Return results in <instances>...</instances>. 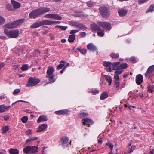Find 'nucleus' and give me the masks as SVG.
<instances>
[{
    "instance_id": "c756f323",
    "label": "nucleus",
    "mask_w": 154,
    "mask_h": 154,
    "mask_svg": "<svg viewBox=\"0 0 154 154\" xmlns=\"http://www.w3.org/2000/svg\"><path fill=\"white\" fill-rule=\"evenodd\" d=\"M108 97V95L107 93L106 92H103L100 95V99L101 100H104Z\"/></svg>"
},
{
    "instance_id": "58836bf2",
    "label": "nucleus",
    "mask_w": 154,
    "mask_h": 154,
    "mask_svg": "<svg viewBox=\"0 0 154 154\" xmlns=\"http://www.w3.org/2000/svg\"><path fill=\"white\" fill-rule=\"evenodd\" d=\"M123 71V70L118 66L116 69L115 72L116 74H120L122 73Z\"/></svg>"
},
{
    "instance_id": "4c0bfd02",
    "label": "nucleus",
    "mask_w": 154,
    "mask_h": 154,
    "mask_svg": "<svg viewBox=\"0 0 154 154\" xmlns=\"http://www.w3.org/2000/svg\"><path fill=\"white\" fill-rule=\"evenodd\" d=\"M119 67L121 69H125L128 67V64L126 63H124L121 64Z\"/></svg>"
},
{
    "instance_id": "603ef678",
    "label": "nucleus",
    "mask_w": 154,
    "mask_h": 154,
    "mask_svg": "<svg viewBox=\"0 0 154 154\" xmlns=\"http://www.w3.org/2000/svg\"><path fill=\"white\" fill-rule=\"evenodd\" d=\"M130 60L133 63H136V59L134 57H131L130 59Z\"/></svg>"
},
{
    "instance_id": "423d86ee",
    "label": "nucleus",
    "mask_w": 154,
    "mask_h": 154,
    "mask_svg": "<svg viewBox=\"0 0 154 154\" xmlns=\"http://www.w3.org/2000/svg\"><path fill=\"white\" fill-rule=\"evenodd\" d=\"M97 24L102 27L105 28L106 30H110L112 28L111 24L108 22H102L98 21Z\"/></svg>"
},
{
    "instance_id": "f3484780",
    "label": "nucleus",
    "mask_w": 154,
    "mask_h": 154,
    "mask_svg": "<svg viewBox=\"0 0 154 154\" xmlns=\"http://www.w3.org/2000/svg\"><path fill=\"white\" fill-rule=\"evenodd\" d=\"M11 2L13 6L14 9H18L21 7V4L14 0H11Z\"/></svg>"
},
{
    "instance_id": "f8f14e48",
    "label": "nucleus",
    "mask_w": 154,
    "mask_h": 154,
    "mask_svg": "<svg viewBox=\"0 0 154 154\" xmlns=\"http://www.w3.org/2000/svg\"><path fill=\"white\" fill-rule=\"evenodd\" d=\"M154 71V65L149 66L148 69L145 73V76L146 77H149L152 74V73Z\"/></svg>"
},
{
    "instance_id": "a19ab883",
    "label": "nucleus",
    "mask_w": 154,
    "mask_h": 154,
    "mask_svg": "<svg viewBox=\"0 0 154 154\" xmlns=\"http://www.w3.org/2000/svg\"><path fill=\"white\" fill-rule=\"evenodd\" d=\"M100 31H98L97 32V35L98 36L100 37H103L104 35V31L103 30H100Z\"/></svg>"
},
{
    "instance_id": "de8ad7c7",
    "label": "nucleus",
    "mask_w": 154,
    "mask_h": 154,
    "mask_svg": "<svg viewBox=\"0 0 154 154\" xmlns=\"http://www.w3.org/2000/svg\"><path fill=\"white\" fill-rule=\"evenodd\" d=\"M28 120V117L26 116H24L21 118L22 122L24 123H25Z\"/></svg>"
},
{
    "instance_id": "4be33fe9",
    "label": "nucleus",
    "mask_w": 154,
    "mask_h": 154,
    "mask_svg": "<svg viewBox=\"0 0 154 154\" xmlns=\"http://www.w3.org/2000/svg\"><path fill=\"white\" fill-rule=\"evenodd\" d=\"M11 107V106H6L4 105H0V113L4 112L6 109H8Z\"/></svg>"
},
{
    "instance_id": "412c9836",
    "label": "nucleus",
    "mask_w": 154,
    "mask_h": 154,
    "mask_svg": "<svg viewBox=\"0 0 154 154\" xmlns=\"http://www.w3.org/2000/svg\"><path fill=\"white\" fill-rule=\"evenodd\" d=\"M48 119L47 116L45 115H41L38 119L37 122L38 123H39L42 122H45L47 121Z\"/></svg>"
},
{
    "instance_id": "9b49d317",
    "label": "nucleus",
    "mask_w": 154,
    "mask_h": 154,
    "mask_svg": "<svg viewBox=\"0 0 154 154\" xmlns=\"http://www.w3.org/2000/svg\"><path fill=\"white\" fill-rule=\"evenodd\" d=\"M61 144L63 147H67L69 145V138L67 137H62L61 138Z\"/></svg>"
},
{
    "instance_id": "4d7b16f0",
    "label": "nucleus",
    "mask_w": 154,
    "mask_h": 154,
    "mask_svg": "<svg viewBox=\"0 0 154 154\" xmlns=\"http://www.w3.org/2000/svg\"><path fill=\"white\" fill-rule=\"evenodd\" d=\"M79 31L78 30H72L70 31V33L71 34H74V33H76Z\"/></svg>"
},
{
    "instance_id": "2eb2a0df",
    "label": "nucleus",
    "mask_w": 154,
    "mask_h": 154,
    "mask_svg": "<svg viewBox=\"0 0 154 154\" xmlns=\"http://www.w3.org/2000/svg\"><path fill=\"white\" fill-rule=\"evenodd\" d=\"M24 20V19L22 18L12 22L13 28H15L17 27L18 26L23 23Z\"/></svg>"
},
{
    "instance_id": "dca6fc26",
    "label": "nucleus",
    "mask_w": 154,
    "mask_h": 154,
    "mask_svg": "<svg viewBox=\"0 0 154 154\" xmlns=\"http://www.w3.org/2000/svg\"><path fill=\"white\" fill-rule=\"evenodd\" d=\"M128 10L124 8H121L119 9L118 12L119 16L121 17L125 15L127 13Z\"/></svg>"
},
{
    "instance_id": "79ce46f5",
    "label": "nucleus",
    "mask_w": 154,
    "mask_h": 154,
    "mask_svg": "<svg viewBox=\"0 0 154 154\" xmlns=\"http://www.w3.org/2000/svg\"><path fill=\"white\" fill-rule=\"evenodd\" d=\"M4 26L10 29L14 28L12 23L5 24Z\"/></svg>"
},
{
    "instance_id": "37998d69",
    "label": "nucleus",
    "mask_w": 154,
    "mask_h": 154,
    "mask_svg": "<svg viewBox=\"0 0 154 154\" xmlns=\"http://www.w3.org/2000/svg\"><path fill=\"white\" fill-rule=\"evenodd\" d=\"M55 27L58 28L63 30H65L67 28V26L61 25H57L55 26Z\"/></svg>"
},
{
    "instance_id": "20e7f679",
    "label": "nucleus",
    "mask_w": 154,
    "mask_h": 154,
    "mask_svg": "<svg viewBox=\"0 0 154 154\" xmlns=\"http://www.w3.org/2000/svg\"><path fill=\"white\" fill-rule=\"evenodd\" d=\"M40 82V80L38 78L29 77V79L26 86L27 87L35 86Z\"/></svg>"
},
{
    "instance_id": "774afa93",
    "label": "nucleus",
    "mask_w": 154,
    "mask_h": 154,
    "mask_svg": "<svg viewBox=\"0 0 154 154\" xmlns=\"http://www.w3.org/2000/svg\"><path fill=\"white\" fill-rule=\"evenodd\" d=\"M98 143L100 144H101L102 143V141L101 138H99L98 140Z\"/></svg>"
},
{
    "instance_id": "13d9d810",
    "label": "nucleus",
    "mask_w": 154,
    "mask_h": 154,
    "mask_svg": "<svg viewBox=\"0 0 154 154\" xmlns=\"http://www.w3.org/2000/svg\"><path fill=\"white\" fill-rule=\"evenodd\" d=\"M79 115L81 117H83L86 116L88 115V114L85 112H82Z\"/></svg>"
},
{
    "instance_id": "338daca9",
    "label": "nucleus",
    "mask_w": 154,
    "mask_h": 154,
    "mask_svg": "<svg viewBox=\"0 0 154 154\" xmlns=\"http://www.w3.org/2000/svg\"><path fill=\"white\" fill-rule=\"evenodd\" d=\"M32 141V139H28L26 140V143H27Z\"/></svg>"
},
{
    "instance_id": "72a5a7b5",
    "label": "nucleus",
    "mask_w": 154,
    "mask_h": 154,
    "mask_svg": "<svg viewBox=\"0 0 154 154\" xmlns=\"http://www.w3.org/2000/svg\"><path fill=\"white\" fill-rule=\"evenodd\" d=\"M6 8L9 11H14V9L12 5L10 4H7L6 5Z\"/></svg>"
},
{
    "instance_id": "bb28decb",
    "label": "nucleus",
    "mask_w": 154,
    "mask_h": 154,
    "mask_svg": "<svg viewBox=\"0 0 154 154\" xmlns=\"http://www.w3.org/2000/svg\"><path fill=\"white\" fill-rule=\"evenodd\" d=\"M104 77L106 79V81L109 83V85H110L112 82V78L110 76L104 75Z\"/></svg>"
},
{
    "instance_id": "b1692460",
    "label": "nucleus",
    "mask_w": 154,
    "mask_h": 154,
    "mask_svg": "<svg viewBox=\"0 0 154 154\" xmlns=\"http://www.w3.org/2000/svg\"><path fill=\"white\" fill-rule=\"evenodd\" d=\"M88 49L92 51H95L97 49V48L92 43L88 44L87 45Z\"/></svg>"
},
{
    "instance_id": "c85d7f7f",
    "label": "nucleus",
    "mask_w": 154,
    "mask_h": 154,
    "mask_svg": "<svg viewBox=\"0 0 154 154\" xmlns=\"http://www.w3.org/2000/svg\"><path fill=\"white\" fill-rule=\"evenodd\" d=\"M110 56L112 59L117 58L119 57V54L118 53L112 52L110 54Z\"/></svg>"
},
{
    "instance_id": "5fc2aeb1",
    "label": "nucleus",
    "mask_w": 154,
    "mask_h": 154,
    "mask_svg": "<svg viewBox=\"0 0 154 154\" xmlns=\"http://www.w3.org/2000/svg\"><path fill=\"white\" fill-rule=\"evenodd\" d=\"M114 79L115 80V81H119V76L117 74H116L114 76Z\"/></svg>"
},
{
    "instance_id": "7ed1b4c3",
    "label": "nucleus",
    "mask_w": 154,
    "mask_h": 154,
    "mask_svg": "<svg viewBox=\"0 0 154 154\" xmlns=\"http://www.w3.org/2000/svg\"><path fill=\"white\" fill-rule=\"evenodd\" d=\"M99 11L100 15L103 17L108 18L110 15V10L107 7H100L99 8Z\"/></svg>"
},
{
    "instance_id": "09e8293b",
    "label": "nucleus",
    "mask_w": 154,
    "mask_h": 154,
    "mask_svg": "<svg viewBox=\"0 0 154 154\" xmlns=\"http://www.w3.org/2000/svg\"><path fill=\"white\" fill-rule=\"evenodd\" d=\"M28 66L27 64L23 65L21 67V69L22 71L26 70L28 69Z\"/></svg>"
},
{
    "instance_id": "8fccbe9b",
    "label": "nucleus",
    "mask_w": 154,
    "mask_h": 154,
    "mask_svg": "<svg viewBox=\"0 0 154 154\" xmlns=\"http://www.w3.org/2000/svg\"><path fill=\"white\" fill-rule=\"evenodd\" d=\"M32 130L31 129H28L26 132V134L29 136H30L32 134Z\"/></svg>"
},
{
    "instance_id": "7c9ffc66",
    "label": "nucleus",
    "mask_w": 154,
    "mask_h": 154,
    "mask_svg": "<svg viewBox=\"0 0 154 154\" xmlns=\"http://www.w3.org/2000/svg\"><path fill=\"white\" fill-rule=\"evenodd\" d=\"M10 154H18L19 151L17 149H11L9 151Z\"/></svg>"
},
{
    "instance_id": "f257e3e1",
    "label": "nucleus",
    "mask_w": 154,
    "mask_h": 154,
    "mask_svg": "<svg viewBox=\"0 0 154 154\" xmlns=\"http://www.w3.org/2000/svg\"><path fill=\"white\" fill-rule=\"evenodd\" d=\"M4 32L6 35L11 38H16L18 37L19 34V31L18 30H9L7 28H5Z\"/></svg>"
},
{
    "instance_id": "a18cd8bd",
    "label": "nucleus",
    "mask_w": 154,
    "mask_h": 154,
    "mask_svg": "<svg viewBox=\"0 0 154 154\" xmlns=\"http://www.w3.org/2000/svg\"><path fill=\"white\" fill-rule=\"evenodd\" d=\"M79 28H80L81 29H87V28L85 26V25L83 24L80 23V25L79 26Z\"/></svg>"
},
{
    "instance_id": "49530a36",
    "label": "nucleus",
    "mask_w": 154,
    "mask_h": 154,
    "mask_svg": "<svg viewBox=\"0 0 154 154\" xmlns=\"http://www.w3.org/2000/svg\"><path fill=\"white\" fill-rule=\"evenodd\" d=\"M5 22V19L2 17L0 16V25L4 24Z\"/></svg>"
},
{
    "instance_id": "a211bd4d",
    "label": "nucleus",
    "mask_w": 154,
    "mask_h": 154,
    "mask_svg": "<svg viewBox=\"0 0 154 154\" xmlns=\"http://www.w3.org/2000/svg\"><path fill=\"white\" fill-rule=\"evenodd\" d=\"M90 27L91 29L93 31H99L100 30L101 28L100 27L95 23L91 24Z\"/></svg>"
},
{
    "instance_id": "680f3d73",
    "label": "nucleus",
    "mask_w": 154,
    "mask_h": 154,
    "mask_svg": "<svg viewBox=\"0 0 154 154\" xmlns=\"http://www.w3.org/2000/svg\"><path fill=\"white\" fill-rule=\"evenodd\" d=\"M92 92L93 94L95 95L98 93L99 91L97 90H94L92 91Z\"/></svg>"
},
{
    "instance_id": "a878e982",
    "label": "nucleus",
    "mask_w": 154,
    "mask_h": 154,
    "mask_svg": "<svg viewBox=\"0 0 154 154\" xmlns=\"http://www.w3.org/2000/svg\"><path fill=\"white\" fill-rule=\"evenodd\" d=\"M106 146H109V147L110 149L111 150V151L109 154H112V153L113 154H117V153L116 152L115 153H113L112 152V150L113 146V145L110 142H107L106 143Z\"/></svg>"
},
{
    "instance_id": "39448f33",
    "label": "nucleus",
    "mask_w": 154,
    "mask_h": 154,
    "mask_svg": "<svg viewBox=\"0 0 154 154\" xmlns=\"http://www.w3.org/2000/svg\"><path fill=\"white\" fill-rule=\"evenodd\" d=\"M38 148L37 146H27L25 147L23 149V152L26 154L35 153L37 152Z\"/></svg>"
},
{
    "instance_id": "bf43d9fd",
    "label": "nucleus",
    "mask_w": 154,
    "mask_h": 154,
    "mask_svg": "<svg viewBox=\"0 0 154 154\" xmlns=\"http://www.w3.org/2000/svg\"><path fill=\"white\" fill-rule=\"evenodd\" d=\"M25 102V103H29V102H27V101H24V100H18V101H17L16 102H14V103H13L12 104V106H14V105L17 102Z\"/></svg>"
},
{
    "instance_id": "e2e57ef3",
    "label": "nucleus",
    "mask_w": 154,
    "mask_h": 154,
    "mask_svg": "<svg viewBox=\"0 0 154 154\" xmlns=\"http://www.w3.org/2000/svg\"><path fill=\"white\" fill-rule=\"evenodd\" d=\"M86 35V34L85 32H81L80 33V35L82 37H85Z\"/></svg>"
},
{
    "instance_id": "3c124183",
    "label": "nucleus",
    "mask_w": 154,
    "mask_h": 154,
    "mask_svg": "<svg viewBox=\"0 0 154 154\" xmlns=\"http://www.w3.org/2000/svg\"><path fill=\"white\" fill-rule=\"evenodd\" d=\"M9 127L8 126H5L3 128V133H6L9 130Z\"/></svg>"
},
{
    "instance_id": "ddd939ff",
    "label": "nucleus",
    "mask_w": 154,
    "mask_h": 154,
    "mask_svg": "<svg viewBox=\"0 0 154 154\" xmlns=\"http://www.w3.org/2000/svg\"><path fill=\"white\" fill-rule=\"evenodd\" d=\"M143 76L141 74H138L136 76V82L137 85H140L143 82Z\"/></svg>"
},
{
    "instance_id": "c03bdc74",
    "label": "nucleus",
    "mask_w": 154,
    "mask_h": 154,
    "mask_svg": "<svg viewBox=\"0 0 154 154\" xmlns=\"http://www.w3.org/2000/svg\"><path fill=\"white\" fill-rule=\"evenodd\" d=\"M154 10V5H151L146 11V12H152Z\"/></svg>"
},
{
    "instance_id": "69168bd1",
    "label": "nucleus",
    "mask_w": 154,
    "mask_h": 154,
    "mask_svg": "<svg viewBox=\"0 0 154 154\" xmlns=\"http://www.w3.org/2000/svg\"><path fill=\"white\" fill-rule=\"evenodd\" d=\"M4 119L5 120H7L9 118V116L8 115H6L4 116Z\"/></svg>"
},
{
    "instance_id": "cd10ccee",
    "label": "nucleus",
    "mask_w": 154,
    "mask_h": 154,
    "mask_svg": "<svg viewBox=\"0 0 154 154\" xmlns=\"http://www.w3.org/2000/svg\"><path fill=\"white\" fill-rule=\"evenodd\" d=\"M48 25H51L54 24H60L61 22L60 21H51L49 20H47Z\"/></svg>"
},
{
    "instance_id": "6e6552de",
    "label": "nucleus",
    "mask_w": 154,
    "mask_h": 154,
    "mask_svg": "<svg viewBox=\"0 0 154 154\" xmlns=\"http://www.w3.org/2000/svg\"><path fill=\"white\" fill-rule=\"evenodd\" d=\"M44 17L47 18H53L58 20H61L62 17L60 15L54 14L49 13L45 15Z\"/></svg>"
},
{
    "instance_id": "5701e85b",
    "label": "nucleus",
    "mask_w": 154,
    "mask_h": 154,
    "mask_svg": "<svg viewBox=\"0 0 154 154\" xmlns=\"http://www.w3.org/2000/svg\"><path fill=\"white\" fill-rule=\"evenodd\" d=\"M69 112V110L65 109L56 111L55 113L57 115L66 114H68Z\"/></svg>"
},
{
    "instance_id": "6ab92c4d",
    "label": "nucleus",
    "mask_w": 154,
    "mask_h": 154,
    "mask_svg": "<svg viewBox=\"0 0 154 154\" xmlns=\"http://www.w3.org/2000/svg\"><path fill=\"white\" fill-rule=\"evenodd\" d=\"M47 125L46 124H43L40 125L37 130V132H41L45 130L47 127Z\"/></svg>"
},
{
    "instance_id": "0eeeda50",
    "label": "nucleus",
    "mask_w": 154,
    "mask_h": 154,
    "mask_svg": "<svg viewBox=\"0 0 154 154\" xmlns=\"http://www.w3.org/2000/svg\"><path fill=\"white\" fill-rule=\"evenodd\" d=\"M48 25L47 20L38 21L33 24L30 26L31 28H37L42 26Z\"/></svg>"
},
{
    "instance_id": "aec40b11",
    "label": "nucleus",
    "mask_w": 154,
    "mask_h": 154,
    "mask_svg": "<svg viewBox=\"0 0 154 154\" xmlns=\"http://www.w3.org/2000/svg\"><path fill=\"white\" fill-rule=\"evenodd\" d=\"M38 9L40 15L48 12L50 11V8L47 7H42Z\"/></svg>"
},
{
    "instance_id": "9d476101",
    "label": "nucleus",
    "mask_w": 154,
    "mask_h": 154,
    "mask_svg": "<svg viewBox=\"0 0 154 154\" xmlns=\"http://www.w3.org/2000/svg\"><path fill=\"white\" fill-rule=\"evenodd\" d=\"M82 122L84 125H86L88 127L91 125H92L94 122L91 119L86 118L83 119L82 120Z\"/></svg>"
},
{
    "instance_id": "1a4fd4ad",
    "label": "nucleus",
    "mask_w": 154,
    "mask_h": 154,
    "mask_svg": "<svg viewBox=\"0 0 154 154\" xmlns=\"http://www.w3.org/2000/svg\"><path fill=\"white\" fill-rule=\"evenodd\" d=\"M41 15L38 9L32 11L29 14V17L31 19H35Z\"/></svg>"
},
{
    "instance_id": "ea45409f",
    "label": "nucleus",
    "mask_w": 154,
    "mask_h": 154,
    "mask_svg": "<svg viewBox=\"0 0 154 154\" xmlns=\"http://www.w3.org/2000/svg\"><path fill=\"white\" fill-rule=\"evenodd\" d=\"M86 4L88 7H91L95 5V3L93 2L89 1L87 2Z\"/></svg>"
},
{
    "instance_id": "f704fd0d",
    "label": "nucleus",
    "mask_w": 154,
    "mask_h": 154,
    "mask_svg": "<svg viewBox=\"0 0 154 154\" xmlns=\"http://www.w3.org/2000/svg\"><path fill=\"white\" fill-rule=\"evenodd\" d=\"M60 63H63L60 64H59L58 65L57 68V70H59L62 69L63 68V67L65 65V63H66V62H65L63 61L62 60L60 61Z\"/></svg>"
},
{
    "instance_id": "6e6d98bb",
    "label": "nucleus",
    "mask_w": 154,
    "mask_h": 154,
    "mask_svg": "<svg viewBox=\"0 0 154 154\" xmlns=\"http://www.w3.org/2000/svg\"><path fill=\"white\" fill-rule=\"evenodd\" d=\"M126 107H128L129 108L130 110L132 109V108H135L136 107L134 106H130L129 105H127L126 104H125L124 105Z\"/></svg>"
},
{
    "instance_id": "2f4dec72",
    "label": "nucleus",
    "mask_w": 154,
    "mask_h": 154,
    "mask_svg": "<svg viewBox=\"0 0 154 154\" xmlns=\"http://www.w3.org/2000/svg\"><path fill=\"white\" fill-rule=\"evenodd\" d=\"M120 63L119 62H114L112 64V67L111 68L112 70H114L116 69L117 66L119 65Z\"/></svg>"
},
{
    "instance_id": "4468645a",
    "label": "nucleus",
    "mask_w": 154,
    "mask_h": 154,
    "mask_svg": "<svg viewBox=\"0 0 154 154\" xmlns=\"http://www.w3.org/2000/svg\"><path fill=\"white\" fill-rule=\"evenodd\" d=\"M103 65L106 67V69L107 71L111 72L112 69L111 66H112V63L110 61H104V62Z\"/></svg>"
},
{
    "instance_id": "e433bc0d",
    "label": "nucleus",
    "mask_w": 154,
    "mask_h": 154,
    "mask_svg": "<svg viewBox=\"0 0 154 154\" xmlns=\"http://www.w3.org/2000/svg\"><path fill=\"white\" fill-rule=\"evenodd\" d=\"M77 49L79 51L80 53L83 54H85L86 52V50L85 49H82L81 48H77Z\"/></svg>"
},
{
    "instance_id": "052dcab7",
    "label": "nucleus",
    "mask_w": 154,
    "mask_h": 154,
    "mask_svg": "<svg viewBox=\"0 0 154 154\" xmlns=\"http://www.w3.org/2000/svg\"><path fill=\"white\" fill-rule=\"evenodd\" d=\"M75 21H70L69 22V23L71 25L75 26Z\"/></svg>"
},
{
    "instance_id": "473e14b6",
    "label": "nucleus",
    "mask_w": 154,
    "mask_h": 154,
    "mask_svg": "<svg viewBox=\"0 0 154 154\" xmlns=\"http://www.w3.org/2000/svg\"><path fill=\"white\" fill-rule=\"evenodd\" d=\"M120 83L119 81H114V87L117 91L119 89Z\"/></svg>"
},
{
    "instance_id": "c9c22d12",
    "label": "nucleus",
    "mask_w": 154,
    "mask_h": 154,
    "mask_svg": "<svg viewBox=\"0 0 154 154\" xmlns=\"http://www.w3.org/2000/svg\"><path fill=\"white\" fill-rule=\"evenodd\" d=\"M147 91L149 93L154 92V85L149 86L148 88Z\"/></svg>"
},
{
    "instance_id": "864d4df0",
    "label": "nucleus",
    "mask_w": 154,
    "mask_h": 154,
    "mask_svg": "<svg viewBox=\"0 0 154 154\" xmlns=\"http://www.w3.org/2000/svg\"><path fill=\"white\" fill-rule=\"evenodd\" d=\"M20 89H17L14 91L13 92V94L14 95L17 94L19 93L20 92Z\"/></svg>"
},
{
    "instance_id": "393cba45",
    "label": "nucleus",
    "mask_w": 154,
    "mask_h": 154,
    "mask_svg": "<svg viewBox=\"0 0 154 154\" xmlns=\"http://www.w3.org/2000/svg\"><path fill=\"white\" fill-rule=\"evenodd\" d=\"M75 38V36L74 34H72L69 35L68 41L69 42H73Z\"/></svg>"
},
{
    "instance_id": "0e129e2a",
    "label": "nucleus",
    "mask_w": 154,
    "mask_h": 154,
    "mask_svg": "<svg viewBox=\"0 0 154 154\" xmlns=\"http://www.w3.org/2000/svg\"><path fill=\"white\" fill-rule=\"evenodd\" d=\"M140 4H143L146 2V0H138Z\"/></svg>"
},
{
    "instance_id": "f03ea898",
    "label": "nucleus",
    "mask_w": 154,
    "mask_h": 154,
    "mask_svg": "<svg viewBox=\"0 0 154 154\" xmlns=\"http://www.w3.org/2000/svg\"><path fill=\"white\" fill-rule=\"evenodd\" d=\"M54 70V68L52 66H49L48 67L46 72V77L48 78L50 81L48 82L47 84L53 83L55 82V79H53L54 76L53 74Z\"/></svg>"
}]
</instances>
